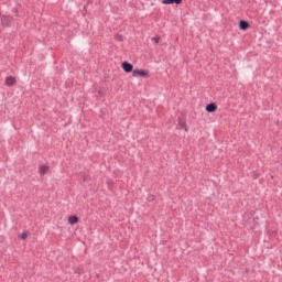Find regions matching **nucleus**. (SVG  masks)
I'll return each instance as SVG.
<instances>
[{
  "label": "nucleus",
  "instance_id": "obj_13",
  "mask_svg": "<svg viewBox=\"0 0 282 282\" xmlns=\"http://www.w3.org/2000/svg\"><path fill=\"white\" fill-rule=\"evenodd\" d=\"M152 41L154 42V43H160V36H154V37H152Z\"/></svg>",
  "mask_w": 282,
  "mask_h": 282
},
{
  "label": "nucleus",
  "instance_id": "obj_3",
  "mask_svg": "<svg viewBox=\"0 0 282 282\" xmlns=\"http://www.w3.org/2000/svg\"><path fill=\"white\" fill-rule=\"evenodd\" d=\"M14 85H17V78H14L13 76H8L6 78V86L7 87H14Z\"/></svg>",
  "mask_w": 282,
  "mask_h": 282
},
{
  "label": "nucleus",
  "instance_id": "obj_4",
  "mask_svg": "<svg viewBox=\"0 0 282 282\" xmlns=\"http://www.w3.org/2000/svg\"><path fill=\"white\" fill-rule=\"evenodd\" d=\"M205 109H206L207 113H215V111H217V104L210 102L206 106Z\"/></svg>",
  "mask_w": 282,
  "mask_h": 282
},
{
  "label": "nucleus",
  "instance_id": "obj_5",
  "mask_svg": "<svg viewBox=\"0 0 282 282\" xmlns=\"http://www.w3.org/2000/svg\"><path fill=\"white\" fill-rule=\"evenodd\" d=\"M2 23H3L4 28H10V25L12 23V17L3 15L2 17Z\"/></svg>",
  "mask_w": 282,
  "mask_h": 282
},
{
  "label": "nucleus",
  "instance_id": "obj_10",
  "mask_svg": "<svg viewBox=\"0 0 282 282\" xmlns=\"http://www.w3.org/2000/svg\"><path fill=\"white\" fill-rule=\"evenodd\" d=\"M78 221H80V218H78V216H69L68 217V224L70 226H74L75 224H78Z\"/></svg>",
  "mask_w": 282,
  "mask_h": 282
},
{
  "label": "nucleus",
  "instance_id": "obj_9",
  "mask_svg": "<svg viewBox=\"0 0 282 282\" xmlns=\"http://www.w3.org/2000/svg\"><path fill=\"white\" fill-rule=\"evenodd\" d=\"M50 172V166L47 165H40L39 167V173L40 175H46V173Z\"/></svg>",
  "mask_w": 282,
  "mask_h": 282
},
{
  "label": "nucleus",
  "instance_id": "obj_1",
  "mask_svg": "<svg viewBox=\"0 0 282 282\" xmlns=\"http://www.w3.org/2000/svg\"><path fill=\"white\" fill-rule=\"evenodd\" d=\"M132 76H141V78H149V72L144 69H134L132 70Z\"/></svg>",
  "mask_w": 282,
  "mask_h": 282
},
{
  "label": "nucleus",
  "instance_id": "obj_17",
  "mask_svg": "<svg viewBox=\"0 0 282 282\" xmlns=\"http://www.w3.org/2000/svg\"><path fill=\"white\" fill-rule=\"evenodd\" d=\"M86 181V177L84 176V182Z\"/></svg>",
  "mask_w": 282,
  "mask_h": 282
},
{
  "label": "nucleus",
  "instance_id": "obj_12",
  "mask_svg": "<svg viewBox=\"0 0 282 282\" xmlns=\"http://www.w3.org/2000/svg\"><path fill=\"white\" fill-rule=\"evenodd\" d=\"M147 200L148 202H155V195H153V194L148 195Z\"/></svg>",
  "mask_w": 282,
  "mask_h": 282
},
{
  "label": "nucleus",
  "instance_id": "obj_7",
  "mask_svg": "<svg viewBox=\"0 0 282 282\" xmlns=\"http://www.w3.org/2000/svg\"><path fill=\"white\" fill-rule=\"evenodd\" d=\"M163 6H173V3H176V6H180L182 3V0H162Z\"/></svg>",
  "mask_w": 282,
  "mask_h": 282
},
{
  "label": "nucleus",
  "instance_id": "obj_15",
  "mask_svg": "<svg viewBox=\"0 0 282 282\" xmlns=\"http://www.w3.org/2000/svg\"><path fill=\"white\" fill-rule=\"evenodd\" d=\"M270 0H264V3H268Z\"/></svg>",
  "mask_w": 282,
  "mask_h": 282
},
{
  "label": "nucleus",
  "instance_id": "obj_14",
  "mask_svg": "<svg viewBox=\"0 0 282 282\" xmlns=\"http://www.w3.org/2000/svg\"><path fill=\"white\" fill-rule=\"evenodd\" d=\"M253 180H259V173L257 172H253V175H252Z\"/></svg>",
  "mask_w": 282,
  "mask_h": 282
},
{
  "label": "nucleus",
  "instance_id": "obj_8",
  "mask_svg": "<svg viewBox=\"0 0 282 282\" xmlns=\"http://www.w3.org/2000/svg\"><path fill=\"white\" fill-rule=\"evenodd\" d=\"M178 127H180V129H184L185 131H188V126L186 124V119L178 118Z\"/></svg>",
  "mask_w": 282,
  "mask_h": 282
},
{
  "label": "nucleus",
  "instance_id": "obj_11",
  "mask_svg": "<svg viewBox=\"0 0 282 282\" xmlns=\"http://www.w3.org/2000/svg\"><path fill=\"white\" fill-rule=\"evenodd\" d=\"M28 235L29 232L28 231H23L20 236V239H22L23 241H25V239H28Z\"/></svg>",
  "mask_w": 282,
  "mask_h": 282
},
{
  "label": "nucleus",
  "instance_id": "obj_6",
  "mask_svg": "<svg viewBox=\"0 0 282 282\" xmlns=\"http://www.w3.org/2000/svg\"><path fill=\"white\" fill-rule=\"evenodd\" d=\"M249 28H250V23H249L248 21H246V20H240V22H239V29H240V30L246 31V30H248Z\"/></svg>",
  "mask_w": 282,
  "mask_h": 282
},
{
  "label": "nucleus",
  "instance_id": "obj_2",
  "mask_svg": "<svg viewBox=\"0 0 282 282\" xmlns=\"http://www.w3.org/2000/svg\"><path fill=\"white\" fill-rule=\"evenodd\" d=\"M121 67H122L123 72H126V74H131V72L132 73L134 72L133 70V65L131 63H129V62H123L121 64Z\"/></svg>",
  "mask_w": 282,
  "mask_h": 282
},
{
  "label": "nucleus",
  "instance_id": "obj_16",
  "mask_svg": "<svg viewBox=\"0 0 282 282\" xmlns=\"http://www.w3.org/2000/svg\"><path fill=\"white\" fill-rule=\"evenodd\" d=\"M13 12H15V14H17V12H18L17 9H13Z\"/></svg>",
  "mask_w": 282,
  "mask_h": 282
}]
</instances>
